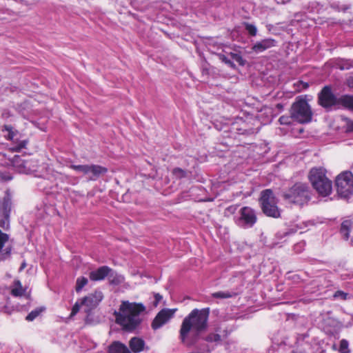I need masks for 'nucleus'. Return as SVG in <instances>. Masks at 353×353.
I'll use <instances>...</instances> for the list:
<instances>
[{
    "mask_svg": "<svg viewBox=\"0 0 353 353\" xmlns=\"http://www.w3.org/2000/svg\"><path fill=\"white\" fill-rule=\"evenodd\" d=\"M210 309H194L184 318L179 330V339L181 343L190 347L200 339L201 334L208 327Z\"/></svg>",
    "mask_w": 353,
    "mask_h": 353,
    "instance_id": "nucleus-1",
    "label": "nucleus"
},
{
    "mask_svg": "<svg viewBox=\"0 0 353 353\" xmlns=\"http://www.w3.org/2000/svg\"><path fill=\"white\" fill-rule=\"evenodd\" d=\"M145 310L142 303L123 301L118 312H114L116 322L124 330L132 331L141 322V314Z\"/></svg>",
    "mask_w": 353,
    "mask_h": 353,
    "instance_id": "nucleus-2",
    "label": "nucleus"
},
{
    "mask_svg": "<svg viewBox=\"0 0 353 353\" xmlns=\"http://www.w3.org/2000/svg\"><path fill=\"white\" fill-rule=\"evenodd\" d=\"M319 104L324 108H343L353 112V96L349 94L336 97L331 88L325 86L319 94Z\"/></svg>",
    "mask_w": 353,
    "mask_h": 353,
    "instance_id": "nucleus-3",
    "label": "nucleus"
},
{
    "mask_svg": "<svg viewBox=\"0 0 353 353\" xmlns=\"http://www.w3.org/2000/svg\"><path fill=\"white\" fill-rule=\"evenodd\" d=\"M283 196L288 203L303 205L310 200L311 192L306 184L297 183L285 191Z\"/></svg>",
    "mask_w": 353,
    "mask_h": 353,
    "instance_id": "nucleus-4",
    "label": "nucleus"
},
{
    "mask_svg": "<svg viewBox=\"0 0 353 353\" xmlns=\"http://www.w3.org/2000/svg\"><path fill=\"white\" fill-rule=\"evenodd\" d=\"M290 114L296 121L304 123L311 121L312 112L307 102L299 97L292 105Z\"/></svg>",
    "mask_w": 353,
    "mask_h": 353,
    "instance_id": "nucleus-5",
    "label": "nucleus"
},
{
    "mask_svg": "<svg viewBox=\"0 0 353 353\" xmlns=\"http://www.w3.org/2000/svg\"><path fill=\"white\" fill-rule=\"evenodd\" d=\"M260 201L264 214L274 218L280 216V211L277 207V200L271 190L267 189L262 191Z\"/></svg>",
    "mask_w": 353,
    "mask_h": 353,
    "instance_id": "nucleus-6",
    "label": "nucleus"
},
{
    "mask_svg": "<svg viewBox=\"0 0 353 353\" xmlns=\"http://www.w3.org/2000/svg\"><path fill=\"white\" fill-rule=\"evenodd\" d=\"M336 187L338 194L344 198L353 194V174L350 171H344L336 179Z\"/></svg>",
    "mask_w": 353,
    "mask_h": 353,
    "instance_id": "nucleus-7",
    "label": "nucleus"
},
{
    "mask_svg": "<svg viewBox=\"0 0 353 353\" xmlns=\"http://www.w3.org/2000/svg\"><path fill=\"white\" fill-rule=\"evenodd\" d=\"M113 272L112 270L108 266L104 265L90 272V279L93 281H99L103 280L106 276H109L112 283L119 284L123 281V278L121 275H117Z\"/></svg>",
    "mask_w": 353,
    "mask_h": 353,
    "instance_id": "nucleus-8",
    "label": "nucleus"
},
{
    "mask_svg": "<svg viewBox=\"0 0 353 353\" xmlns=\"http://www.w3.org/2000/svg\"><path fill=\"white\" fill-rule=\"evenodd\" d=\"M11 204V195L6 191L3 198L0 199V227L4 230L10 228Z\"/></svg>",
    "mask_w": 353,
    "mask_h": 353,
    "instance_id": "nucleus-9",
    "label": "nucleus"
},
{
    "mask_svg": "<svg viewBox=\"0 0 353 353\" xmlns=\"http://www.w3.org/2000/svg\"><path fill=\"white\" fill-rule=\"evenodd\" d=\"M256 219L254 210L250 207L245 206L239 210V216L236 219L235 222L239 227L248 228L254 225Z\"/></svg>",
    "mask_w": 353,
    "mask_h": 353,
    "instance_id": "nucleus-10",
    "label": "nucleus"
},
{
    "mask_svg": "<svg viewBox=\"0 0 353 353\" xmlns=\"http://www.w3.org/2000/svg\"><path fill=\"white\" fill-rule=\"evenodd\" d=\"M219 332V329L216 328L214 331L209 332L203 336H201V339H203L206 343L201 345L200 348L205 353H210L222 341V336Z\"/></svg>",
    "mask_w": 353,
    "mask_h": 353,
    "instance_id": "nucleus-11",
    "label": "nucleus"
},
{
    "mask_svg": "<svg viewBox=\"0 0 353 353\" xmlns=\"http://www.w3.org/2000/svg\"><path fill=\"white\" fill-rule=\"evenodd\" d=\"M103 293L101 291H95L81 300V305L84 307L85 312H89L92 309L97 307V305L103 299Z\"/></svg>",
    "mask_w": 353,
    "mask_h": 353,
    "instance_id": "nucleus-12",
    "label": "nucleus"
},
{
    "mask_svg": "<svg viewBox=\"0 0 353 353\" xmlns=\"http://www.w3.org/2000/svg\"><path fill=\"white\" fill-rule=\"evenodd\" d=\"M176 309H163L156 316L152 323V327L157 330L168 322L173 316Z\"/></svg>",
    "mask_w": 353,
    "mask_h": 353,
    "instance_id": "nucleus-13",
    "label": "nucleus"
},
{
    "mask_svg": "<svg viewBox=\"0 0 353 353\" xmlns=\"http://www.w3.org/2000/svg\"><path fill=\"white\" fill-rule=\"evenodd\" d=\"M326 176V170L323 168H313L310 170L309 174V180L314 189H322L319 186V182H322L324 177Z\"/></svg>",
    "mask_w": 353,
    "mask_h": 353,
    "instance_id": "nucleus-14",
    "label": "nucleus"
},
{
    "mask_svg": "<svg viewBox=\"0 0 353 353\" xmlns=\"http://www.w3.org/2000/svg\"><path fill=\"white\" fill-rule=\"evenodd\" d=\"M12 163L15 170L21 174H30L33 171L30 168L31 162L30 161H25L19 156H14Z\"/></svg>",
    "mask_w": 353,
    "mask_h": 353,
    "instance_id": "nucleus-15",
    "label": "nucleus"
},
{
    "mask_svg": "<svg viewBox=\"0 0 353 353\" xmlns=\"http://www.w3.org/2000/svg\"><path fill=\"white\" fill-rule=\"evenodd\" d=\"M277 45V41L272 38H267L255 43L252 50L256 53H261L266 50H268L272 47H275Z\"/></svg>",
    "mask_w": 353,
    "mask_h": 353,
    "instance_id": "nucleus-16",
    "label": "nucleus"
},
{
    "mask_svg": "<svg viewBox=\"0 0 353 353\" xmlns=\"http://www.w3.org/2000/svg\"><path fill=\"white\" fill-rule=\"evenodd\" d=\"M8 239V235L0 230V262L8 259L10 256L11 247L10 245L5 246Z\"/></svg>",
    "mask_w": 353,
    "mask_h": 353,
    "instance_id": "nucleus-17",
    "label": "nucleus"
},
{
    "mask_svg": "<svg viewBox=\"0 0 353 353\" xmlns=\"http://www.w3.org/2000/svg\"><path fill=\"white\" fill-rule=\"evenodd\" d=\"M108 169L99 165H89L88 179L96 181L101 175L105 174Z\"/></svg>",
    "mask_w": 353,
    "mask_h": 353,
    "instance_id": "nucleus-18",
    "label": "nucleus"
},
{
    "mask_svg": "<svg viewBox=\"0 0 353 353\" xmlns=\"http://www.w3.org/2000/svg\"><path fill=\"white\" fill-rule=\"evenodd\" d=\"M319 186L323 189H315L316 191L323 196H327L330 195L332 191V183L327 177H324L322 182H319Z\"/></svg>",
    "mask_w": 353,
    "mask_h": 353,
    "instance_id": "nucleus-19",
    "label": "nucleus"
},
{
    "mask_svg": "<svg viewBox=\"0 0 353 353\" xmlns=\"http://www.w3.org/2000/svg\"><path fill=\"white\" fill-rule=\"evenodd\" d=\"M145 342L143 339L137 337H133L130 341V347L132 352H139L144 348Z\"/></svg>",
    "mask_w": 353,
    "mask_h": 353,
    "instance_id": "nucleus-20",
    "label": "nucleus"
},
{
    "mask_svg": "<svg viewBox=\"0 0 353 353\" xmlns=\"http://www.w3.org/2000/svg\"><path fill=\"white\" fill-rule=\"evenodd\" d=\"M109 353H131L128 348L120 342H114L109 347Z\"/></svg>",
    "mask_w": 353,
    "mask_h": 353,
    "instance_id": "nucleus-21",
    "label": "nucleus"
},
{
    "mask_svg": "<svg viewBox=\"0 0 353 353\" xmlns=\"http://www.w3.org/2000/svg\"><path fill=\"white\" fill-rule=\"evenodd\" d=\"M352 227V221L350 219L345 220L341 225V234L345 239H348L349 233Z\"/></svg>",
    "mask_w": 353,
    "mask_h": 353,
    "instance_id": "nucleus-22",
    "label": "nucleus"
},
{
    "mask_svg": "<svg viewBox=\"0 0 353 353\" xmlns=\"http://www.w3.org/2000/svg\"><path fill=\"white\" fill-rule=\"evenodd\" d=\"M25 292V290L23 288L21 282L19 280H16L13 283V286L11 290L12 295L14 296H21Z\"/></svg>",
    "mask_w": 353,
    "mask_h": 353,
    "instance_id": "nucleus-23",
    "label": "nucleus"
},
{
    "mask_svg": "<svg viewBox=\"0 0 353 353\" xmlns=\"http://www.w3.org/2000/svg\"><path fill=\"white\" fill-rule=\"evenodd\" d=\"M2 131L4 132H7V134H4V137L8 140H10V141H14V137H16V135L17 134V131L14 130L13 128L9 125H5L3 126Z\"/></svg>",
    "mask_w": 353,
    "mask_h": 353,
    "instance_id": "nucleus-24",
    "label": "nucleus"
},
{
    "mask_svg": "<svg viewBox=\"0 0 353 353\" xmlns=\"http://www.w3.org/2000/svg\"><path fill=\"white\" fill-rule=\"evenodd\" d=\"M70 168L79 173H82L87 176L88 174L89 165H71Z\"/></svg>",
    "mask_w": 353,
    "mask_h": 353,
    "instance_id": "nucleus-25",
    "label": "nucleus"
},
{
    "mask_svg": "<svg viewBox=\"0 0 353 353\" xmlns=\"http://www.w3.org/2000/svg\"><path fill=\"white\" fill-rule=\"evenodd\" d=\"M70 168L79 173H82L87 176L88 174L89 165H71Z\"/></svg>",
    "mask_w": 353,
    "mask_h": 353,
    "instance_id": "nucleus-26",
    "label": "nucleus"
},
{
    "mask_svg": "<svg viewBox=\"0 0 353 353\" xmlns=\"http://www.w3.org/2000/svg\"><path fill=\"white\" fill-rule=\"evenodd\" d=\"M88 283V280L87 278L84 276H80L77 279L76 282V291L77 292L81 291L84 286H85Z\"/></svg>",
    "mask_w": 353,
    "mask_h": 353,
    "instance_id": "nucleus-27",
    "label": "nucleus"
},
{
    "mask_svg": "<svg viewBox=\"0 0 353 353\" xmlns=\"http://www.w3.org/2000/svg\"><path fill=\"white\" fill-rule=\"evenodd\" d=\"M244 26L246 30V31L248 32V34L250 36L254 37L257 34V28L256 26L254 24H251L249 23H244Z\"/></svg>",
    "mask_w": 353,
    "mask_h": 353,
    "instance_id": "nucleus-28",
    "label": "nucleus"
},
{
    "mask_svg": "<svg viewBox=\"0 0 353 353\" xmlns=\"http://www.w3.org/2000/svg\"><path fill=\"white\" fill-rule=\"evenodd\" d=\"M339 352V353H350L349 343L346 339H342L340 341Z\"/></svg>",
    "mask_w": 353,
    "mask_h": 353,
    "instance_id": "nucleus-29",
    "label": "nucleus"
},
{
    "mask_svg": "<svg viewBox=\"0 0 353 353\" xmlns=\"http://www.w3.org/2000/svg\"><path fill=\"white\" fill-rule=\"evenodd\" d=\"M172 174L176 179H182L187 176V172L179 168H174L172 170Z\"/></svg>",
    "mask_w": 353,
    "mask_h": 353,
    "instance_id": "nucleus-30",
    "label": "nucleus"
},
{
    "mask_svg": "<svg viewBox=\"0 0 353 353\" xmlns=\"http://www.w3.org/2000/svg\"><path fill=\"white\" fill-rule=\"evenodd\" d=\"M42 312L41 309L37 308L34 310H32L30 313H29L27 316L26 317V319L28 321H32L34 320Z\"/></svg>",
    "mask_w": 353,
    "mask_h": 353,
    "instance_id": "nucleus-31",
    "label": "nucleus"
},
{
    "mask_svg": "<svg viewBox=\"0 0 353 353\" xmlns=\"http://www.w3.org/2000/svg\"><path fill=\"white\" fill-rule=\"evenodd\" d=\"M212 296L216 299H228L232 296V294L229 292H216L212 294Z\"/></svg>",
    "mask_w": 353,
    "mask_h": 353,
    "instance_id": "nucleus-32",
    "label": "nucleus"
},
{
    "mask_svg": "<svg viewBox=\"0 0 353 353\" xmlns=\"http://www.w3.org/2000/svg\"><path fill=\"white\" fill-rule=\"evenodd\" d=\"M348 294L341 290H338L334 294V298L340 300H346L347 299Z\"/></svg>",
    "mask_w": 353,
    "mask_h": 353,
    "instance_id": "nucleus-33",
    "label": "nucleus"
},
{
    "mask_svg": "<svg viewBox=\"0 0 353 353\" xmlns=\"http://www.w3.org/2000/svg\"><path fill=\"white\" fill-rule=\"evenodd\" d=\"M292 119H293L291 117H288V116H281L279 119V121L280 122L281 124L282 125H288L291 123V120Z\"/></svg>",
    "mask_w": 353,
    "mask_h": 353,
    "instance_id": "nucleus-34",
    "label": "nucleus"
},
{
    "mask_svg": "<svg viewBox=\"0 0 353 353\" xmlns=\"http://www.w3.org/2000/svg\"><path fill=\"white\" fill-rule=\"evenodd\" d=\"M27 144V141H20L19 143H18L17 144V145H15L14 147H13L12 148V150L14 151H20L21 149L24 148L26 147Z\"/></svg>",
    "mask_w": 353,
    "mask_h": 353,
    "instance_id": "nucleus-35",
    "label": "nucleus"
},
{
    "mask_svg": "<svg viewBox=\"0 0 353 353\" xmlns=\"http://www.w3.org/2000/svg\"><path fill=\"white\" fill-rule=\"evenodd\" d=\"M81 307H83L82 305H81V302H77L72 307L71 316L75 315L79 311Z\"/></svg>",
    "mask_w": 353,
    "mask_h": 353,
    "instance_id": "nucleus-36",
    "label": "nucleus"
},
{
    "mask_svg": "<svg viewBox=\"0 0 353 353\" xmlns=\"http://www.w3.org/2000/svg\"><path fill=\"white\" fill-rule=\"evenodd\" d=\"M345 120L346 122V130L347 132H353V121L348 118H346Z\"/></svg>",
    "mask_w": 353,
    "mask_h": 353,
    "instance_id": "nucleus-37",
    "label": "nucleus"
},
{
    "mask_svg": "<svg viewBox=\"0 0 353 353\" xmlns=\"http://www.w3.org/2000/svg\"><path fill=\"white\" fill-rule=\"evenodd\" d=\"M220 59L224 62L225 64L228 65L229 66L233 67L234 65V63L228 59L225 55L221 54L220 55Z\"/></svg>",
    "mask_w": 353,
    "mask_h": 353,
    "instance_id": "nucleus-38",
    "label": "nucleus"
},
{
    "mask_svg": "<svg viewBox=\"0 0 353 353\" xmlns=\"http://www.w3.org/2000/svg\"><path fill=\"white\" fill-rule=\"evenodd\" d=\"M305 243L303 242H300L294 245V249L296 252H301L304 248Z\"/></svg>",
    "mask_w": 353,
    "mask_h": 353,
    "instance_id": "nucleus-39",
    "label": "nucleus"
},
{
    "mask_svg": "<svg viewBox=\"0 0 353 353\" xmlns=\"http://www.w3.org/2000/svg\"><path fill=\"white\" fill-rule=\"evenodd\" d=\"M347 85L350 88H353V77H350L347 79Z\"/></svg>",
    "mask_w": 353,
    "mask_h": 353,
    "instance_id": "nucleus-40",
    "label": "nucleus"
},
{
    "mask_svg": "<svg viewBox=\"0 0 353 353\" xmlns=\"http://www.w3.org/2000/svg\"><path fill=\"white\" fill-rule=\"evenodd\" d=\"M341 70H348L350 68V65L347 63H343L342 65L339 66Z\"/></svg>",
    "mask_w": 353,
    "mask_h": 353,
    "instance_id": "nucleus-41",
    "label": "nucleus"
},
{
    "mask_svg": "<svg viewBox=\"0 0 353 353\" xmlns=\"http://www.w3.org/2000/svg\"><path fill=\"white\" fill-rule=\"evenodd\" d=\"M26 262L22 263L21 265V267L19 268V271L23 270L26 268Z\"/></svg>",
    "mask_w": 353,
    "mask_h": 353,
    "instance_id": "nucleus-42",
    "label": "nucleus"
},
{
    "mask_svg": "<svg viewBox=\"0 0 353 353\" xmlns=\"http://www.w3.org/2000/svg\"><path fill=\"white\" fill-rule=\"evenodd\" d=\"M155 299L157 302H159L161 299V296L159 294H157L155 296Z\"/></svg>",
    "mask_w": 353,
    "mask_h": 353,
    "instance_id": "nucleus-43",
    "label": "nucleus"
},
{
    "mask_svg": "<svg viewBox=\"0 0 353 353\" xmlns=\"http://www.w3.org/2000/svg\"><path fill=\"white\" fill-rule=\"evenodd\" d=\"M278 2L284 3L286 0H276Z\"/></svg>",
    "mask_w": 353,
    "mask_h": 353,
    "instance_id": "nucleus-44",
    "label": "nucleus"
},
{
    "mask_svg": "<svg viewBox=\"0 0 353 353\" xmlns=\"http://www.w3.org/2000/svg\"><path fill=\"white\" fill-rule=\"evenodd\" d=\"M12 178L11 177H9L8 179H6L7 180H10Z\"/></svg>",
    "mask_w": 353,
    "mask_h": 353,
    "instance_id": "nucleus-45",
    "label": "nucleus"
},
{
    "mask_svg": "<svg viewBox=\"0 0 353 353\" xmlns=\"http://www.w3.org/2000/svg\"><path fill=\"white\" fill-rule=\"evenodd\" d=\"M352 244H353V239L352 240Z\"/></svg>",
    "mask_w": 353,
    "mask_h": 353,
    "instance_id": "nucleus-46",
    "label": "nucleus"
}]
</instances>
